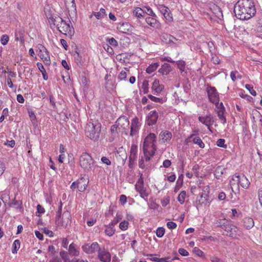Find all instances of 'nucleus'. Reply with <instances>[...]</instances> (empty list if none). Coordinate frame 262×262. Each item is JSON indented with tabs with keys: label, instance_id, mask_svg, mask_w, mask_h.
Returning <instances> with one entry per match:
<instances>
[{
	"label": "nucleus",
	"instance_id": "nucleus-18",
	"mask_svg": "<svg viewBox=\"0 0 262 262\" xmlns=\"http://www.w3.org/2000/svg\"><path fill=\"white\" fill-rule=\"evenodd\" d=\"M159 10L168 22L170 23L173 21L172 14L168 7L164 5H160L159 7Z\"/></svg>",
	"mask_w": 262,
	"mask_h": 262
},
{
	"label": "nucleus",
	"instance_id": "nucleus-59",
	"mask_svg": "<svg viewBox=\"0 0 262 262\" xmlns=\"http://www.w3.org/2000/svg\"><path fill=\"white\" fill-rule=\"evenodd\" d=\"M167 228L169 229H173L176 228L177 225V224L173 222H168L166 224Z\"/></svg>",
	"mask_w": 262,
	"mask_h": 262
},
{
	"label": "nucleus",
	"instance_id": "nucleus-5",
	"mask_svg": "<svg viewBox=\"0 0 262 262\" xmlns=\"http://www.w3.org/2000/svg\"><path fill=\"white\" fill-rule=\"evenodd\" d=\"M79 163L83 170L88 172L95 167V161L91 155L86 152H83L79 157Z\"/></svg>",
	"mask_w": 262,
	"mask_h": 262
},
{
	"label": "nucleus",
	"instance_id": "nucleus-29",
	"mask_svg": "<svg viewBox=\"0 0 262 262\" xmlns=\"http://www.w3.org/2000/svg\"><path fill=\"white\" fill-rule=\"evenodd\" d=\"M239 185L245 189H247L249 187L250 182L244 174L240 175Z\"/></svg>",
	"mask_w": 262,
	"mask_h": 262
},
{
	"label": "nucleus",
	"instance_id": "nucleus-3",
	"mask_svg": "<svg viewBox=\"0 0 262 262\" xmlns=\"http://www.w3.org/2000/svg\"><path fill=\"white\" fill-rule=\"evenodd\" d=\"M49 22L55 26L58 30L66 35L72 36L74 30L72 26L67 24L60 16L56 15L49 18Z\"/></svg>",
	"mask_w": 262,
	"mask_h": 262
},
{
	"label": "nucleus",
	"instance_id": "nucleus-60",
	"mask_svg": "<svg viewBox=\"0 0 262 262\" xmlns=\"http://www.w3.org/2000/svg\"><path fill=\"white\" fill-rule=\"evenodd\" d=\"M203 192L201 193L203 194H206L209 195L210 193V187L208 185H206L202 188Z\"/></svg>",
	"mask_w": 262,
	"mask_h": 262
},
{
	"label": "nucleus",
	"instance_id": "nucleus-23",
	"mask_svg": "<svg viewBox=\"0 0 262 262\" xmlns=\"http://www.w3.org/2000/svg\"><path fill=\"white\" fill-rule=\"evenodd\" d=\"M171 138V133L167 130L162 131L159 135V139L161 143H166L169 142Z\"/></svg>",
	"mask_w": 262,
	"mask_h": 262
},
{
	"label": "nucleus",
	"instance_id": "nucleus-64",
	"mask_svg": "<svg viewBox=\"0 0 262 262\" xmlns=\"http://www.w3.org/2000/svg\"><path fill=\"white\" fill-rule=\"evenodd\" d=\"M102 162L107 165H110L111 164V161L106 157H102L101 159Z\"/></svg>",
	"mask_w": 262,
	"mask_h": 262
},
{
	"label": "nucleus",
	"instance_id": "nucleus-6",
	"mask_svg": "<svg viewBox=\"0 0 262 262\" xmlns=\"http://www.w3.org/2000/svg\"><path fill=\"white\" fill-rule=\"evenodd\" d=\"M224 230L223 234L232 237L234 239H238L242 235V231L235 225L230 223H224L222 226Z\"/></svg>",
	"mask_w": 262,
	"mask_h": 262
},
{
	"label": "nucleus",
	"instance_id": "nucleus-50",
	"mask_svg": "<svg viewBox=\"0 0 262 262\" xmlns=\"http://www.w3.org/2000/svg\"><path fill=\"white\" fill-rule=\"evenodd\" d=\"M193 252L197 256L203 257L204 255V252L198 247H194L193 249Z\"/></svg>",
	"mask_w": 262,
	"mask_h": 262
},
{
	"label": "nucleus",
	"instance_id": "nucleus-16",
	"mask_svg": "<svg viewBox=\"0 0 262 262\" xmlns=\"http://www.w3.org/2000/svg\"><path fill=\"white\" fill-rule=\"evenodd\" d=\"M211 202L209 199V196L206 194L200 193L199 196L195 201V205L197 208L202 206H209Z\"/></svg>",
	"mask_w": 262,
	"mask_h": 262
},
{
	"label": "nucleus",
	"instance_id": "nucleus-11",
	"mask_svg": "<svg viewBox=\"0 0 262 262\" xmlns=\"http://www.w3.org/2000/svg\"><path fill=\"white\" fill-rule=\"evenodd\" d=\"M138 156V146L136 144L131 145L130 154L128 158V166L132 168L135 165Z\"/></svg>",
	"mask_w": 262,
	"mask_h": 262
},
{
	"label": "nucleus",
	"instance_id": "nucleus-35",
	"mask_svg": "<svg viewBox=\"0 0 262 262\" xmlns=\"http://www.w3.org/2000/svg\"><path fill=\"white\" fill-rule=\"evenodd\" d=\"M177 68L179 69L181 73H182L185 70L186 63L183 60H179L176 62Z\"/></svg>",
	"mask_w": 262,
	"mask_h": 262
},
{
	"label": "nucleus",
	"instance_id": "nucleus-34",
	"mask_svg": "<svg viewBox=\"0 0 262 262\" xmlns=\"http://www.w3.org/2000/svg\"><path fill=\"white\" fill-rule=\"evenodd\" d=\"M20 247V242L19 239H16L14 241L12 244V252L13 254H16L17 251Z\"/></svg>",
	"mask_w": 262,
	"mask_h": 262
},
{
	"label": "nucleus",
	"instance_id": "nucleus-31",
	"mask_svg": "<svg viewBox=\"0 0 262 262\" xmlns=\"http://www.w3.org/2000/svg\"><path fill=\"white\" fill-rule=\"evenodd\" d=\"M159 66L158 62L152 63L146 68V72L149 74H151L155 72Z\"/></svg>",
	"mask_w": 262,
	"mask_h": 262
},
{
	"label": "nucleus",
	"instance_id": "nucleus-1",
	"mask_svg": "<svg viewBox=\"0 0 262 262\" xmlns=\"http://www.w3.org/2000/svg\"><path fill=\"white\" fill-rule=\"evenodd\" d=\"M236 16L242 20L251 18L256 13L252 0H238L234 8Z\"/></svg>",
	"mask_w": 262,
	"mask_h": 262
},
{
	"label": "nucleus",
	"instance_id": "nucleus-47",
	"mask_svg": "<svg viewBox=\"0 0 262 262\" xmlns=\"http://www.w3.org/2000/svg\"><path fill=\"white\" fill-rule=\"evenodd\" d=\"M165 233V229L163 227H158L156 230V235L158 237H162Z\"/></svg>",
	"mask_w": 262,
	"mask_h": 262
},
{
	"label": "nucleus",
	"instance_id": "nucleus-26",
	"mask_svg": "<svg viewBox=\"0 0 262 262\" xmlns=\"http://www.w3.org/2000/svg\"><path fill=\"white\" fill-rule=\"evenodd\" d=\"M89 181L84 178H81L77 180V188L80 192L84 191L88 186Z\"/></svg>",
	"mask_w": 262,
	"mask_h": 262
},
{
	"label": "nucleus",
	"instance_id": "nucleus-48",
	"mask_svg": "<svg viewBox=\"0 0 262 262\" xmlns=\"http://www.w3.org/2000/svg\"><path fill=\"white\" fill-rule=\"evenodd\" d=\"M245 88L246 89H247L250 93L253 96H255L256 95V91L253 89V87L251 84H246Z\"/></svg>",
	"mask_w": 262,
	"mask_h": 262
},
{
	"label": "nucleus",
	"instance_id": "nucleus-39",
	"mask_svg": "<svg viewBox=\"0 0 262 262\" xmlns=\"http://www.w3.org/2000/svg\"><path fill=\"white\" fill-rule=\"evenodd\" d=\"M122 219V215L121 213L117 212L115 218L110 223L111 225L115 226Z\"/></svg>",
	"mask_w": 262,
	"mask_h": 262
},
{
	"label": "nucleus",
	"instance_id": "nucleus-28",
	"mask_svg": "<svg viewBox=\"0 0 262 262\" xmlns=\"http://www.w3.org/2000/svg\"><path fill=\"white\" fill-rule=\"evenodd\" d=\"M243 225L247 229L252 228L254 225L253 219L249 216L244 217L243 219Z\"/></svg>",
	"mask_w": 262,
	"mask_h": 262
},
{
	"label": "nucleus",
	"instance_id": "nucleus-8",
	"mask_svg": "<svg viewBox=\"0 0 262 262\" xmlns=\"http://www.w3.org/2000/svg\"><path fill=\"white\" fill-rule=\"evenodd\" d=\"M59 204H60V205L58 207V210L57 211L56 214V217H55L56 224L58 227H60V226L63 227V226H66V224L68 223L69 220V217L66 219V221L65 219H63V217H62V218L61 217L62 204V203L61 201L60 202ZM68 216V217H70V213L69 212H64L63 214V216Z\"/></svg>",
	"mask_w": 262,
	"mask_h": 262
},
{
	"label": "nucleus",
	"instance_id": "nucleus-22",
	"mask_svg": "<svg viewBox=\"0 0 262 262\" xmlns=\"http://www.w3.org/2000/svg\"><path fill=\"white\" fill-rule=\"evenodd\" d=\"M158 118V113L156 111H152L149 112L147 117V124L150 126L156 123Z\"/></svg>",
	"mask_w": 262,
	"mask_h": 262
},
{
	"label": "nucleus",
	"instance_id": "nucleus-30",
	"mask_svg": "<svg viewBox=\"0 0 262 262\" xmlns=\"http://www.w3.org/2000/svg\"><path fill=\"white\" fill-rule=\"evenodd\" d=\"M105 229L104 231L105 234L111 237L115 233L116 230L114 228V226L111 225V224H108L107 225H105Z\"/></svg>",
	"mask_w": 262,
	"mask_h": 262
},
{
	"label": "nucleus",
	"instance_id": "nucleus-54",
	"mask_svg": "<svg viewBox=\"0 0 262 262\" xmlns=\"http://www.w3.org/2000/svg\"><path fill=\"white\" fill-rule=\"evenodd\" d=\"M211 61L215 64H219L221 62V60L219 57L216 55H212Z\"/></svg>",
	"mask_w": 262,
	"mask_h": 262
},
{
	"label": "nucleus",
	"instance_id": "nucleus-61",
	"mask_svg": "<svg viewBox=\"0 0 262 262\" xmlns=\"http://www.w3.org/2000/svg\"><path fill=\"white\" fill-rule=\"evenodd\" d=\"M217 116L221 121V122L223 124H225L226 123V119L225 116H224V113L218 114Z\"/></svg>",
	"mask_w": 262,
	"mask_h": 262
},
{
	"label": "nucleus",
	"instance_id": "nucleus-2",
	"mask_svg": "<svg viewBox=\"0 0 262 262\" xmlns=\"http://www.w3.org/2000/svg\"><path fill=\"white\" fill-rule=\"evenodd\" d=\"M156 136L154 133H149L144 139L143 150L146 161H149L155 154L157 150Z\"/></svg>",
	"mask_w": 262,
	"mask_h": 262
},
{
	"label": "nucleus",
	"instance_id": "nucleus-41",
	"mask_svg": "<svg viewBox=\"0 0 262 262\" xmlns=\"http://www.w3.org/2000/svg\"><path fill=\"white\" fill-rule=\"evenodd\" d=\"M133 13L137 17L141 18L143 16L144 11L142 9L137 7L134 9Z\"/></svg>",
	"mask_w": 262,
	"mask_h": 262
},
{
	"label": "nucleus",
	"instance_id": "nucleus-45",
	"mask_svg": "<svg viewBox=\"0 0 262 262\" xmlns=\"http://www.w3.org/2000/svg\"><path fill=\"white\" fill-rule=\"evenodd\" d=\"M129 223L126 221H123L119 224V227L122 231L127 230L128 228Z\"/></svg>",
	"mask_w": 262,
	"mask_h": 262
},
{
	"label": "nucleus",
	"instance_id": "nucleus-14",
	"mask_svg": "<svg viewBox=\"0 0 262 262\" xmlns=\"http://www.w3.org/2000/svg\"><path fill=\"white\" fill-rule=\"evenodd\" d=\"M98 257L102 262H110L111 254L104 246L100 247L98 251Z\"/></svg>",
	"mask_w": 262,
	"mask_h": 262
},
{
	"label": "nucleus",
	"instance_id": "nucleus-40",
	"mask_svg": "<svg viewBox=\"0 0 262 262\" xmlns=\"http://www.w3.org/2000/svg\"><path fill=\"white\" fill-rule=\"evenodd\" d=\"M125 70L121 71L118 75V79L120 81L125 80L127 77V73L125 71H129L127 68H125Z\"/></svg>",
	"mask_w": 262,
	"mask_h": 262
},
{
	"label": "nucleus",
	"instance_id": "nucleus-51",
	"mask_svg": "<svg viewBox=\"0 0 262 262\" xmlns=\"http://www.w3.org/2000/svg\"><path fill=\"white\" fill-rule=\"evenodd\" d=\"M199 168H200L199 165L196 164H194L192 168V170L193 171V174L197 178H198L199 176Z\"/></svg>",
	"mask_w": 262,
	"mask_h": 262
},
{
	"label": "nucleus",
	"instance_id": "nucleus-56",
	"mask_svg": "<svg viewBox=\"0 0 262 262\" xmlns=\"http://www.w3.org/2000/svg\"><path fill=\"white\" fill-rule=\"evenodd\" d=\"M104 50L110 54L112 55L114 54L113 49L108 45H105L103 46Z\"/></svg>",
	"mask_w": 262,
	"mask_h": 262
},
{
	"label": "nucleus",
	"instance_id": "nucleus-46",
	"mask_svg": "<svg viewBox=\"0 0 262 262\" xmlns=\"http://www.w3.org/2000/svg\"><path fill=\"white\" fill-rule=\"evenodd\" d=\"M144 13H146L147 14L151 16H156L155 13L153 12L152 10L148 6L144 7Z\"/></svg>",
	"mask_w": 262,
	"mask_h": 262
},
{
	"label": "nucleus",
	"instance_id": "nucleus-36",
	"mask_svg": "<svg viewBox=\"0 0 262 262\" xmlns=\"http://www.w3.org/2000/svg\"><path fill=\"white\" fill-rule=\"evenodd\" d=\"M214 104L216 106L215 112H216L217 114L221 113H225V108L222 102L220 103L218 102V103Z\"/></svg>",
	"mask_w": 262,
	"mask_h": 262
},
{
	"label": "nucleus",
	"instance_id": "nucleus-55",
	"mask_svg": "<svg viewBox=\"0 0 262 262\" xmlns=\"http://www.w3.org/2000/svg\"><path fill=\"white\" fill-rule=\"evenodd\" d=\"M111 133L113 136H116L117 134V132L118 131V126L115 124V125H112L111 127Z\"/></svg>",
	"mask_w": 262,
	"mask_h": 262
},
{
	"label": "nucleus",
	"instance_id": "nucleus-62",
	"mask_svg": "<svg viewBox=\"0 0 262 262\" xmlns=\"http://www.w3.org/2000/svg\"><path fill=\"white\" fill-rule=\"evenodd\" d=\"M119 201L121 203V204L123 205L126 204V203L127 202V198L126 195L124 194H121L120 196Z\"/></svg>",
	"mask_w": 262,
	"mask_h": 262
},
{
	"label": "nucleus",
	"instance_id": "nucleus-21",
	"mask_svg": "<svg viewBox=\"0 0 262 262\" xmlns=\"http://www.w3.org/2000/svg\"><path fill=\"white\" fill-rule=\"evenodd\" d=\"M164 88V85L160 83L159 80L155 79L151 86L152 92L154 95H158L161 93Z\"/></svg>",
	"mask_w": 262,
	"mask_h": 262
},
{
	"label": "nucleus",
	"instance_id": "nucleus-12",
	"mask_svg": "<svg viewBox=\"0 0 262 262\" xmlns=\"http://www.w3.org/2000/svg\"><path fill=\"white\" fill-rule=\"evenodd\" d=\"M100 247L99 244L95 242L92 244H85L82 246L81 248L86 254H92L98 252Z\"/></svg>",
	"mask_w": 262,
	"mask_h": 262
},
{
	"label": "nucleus",
	"instance_id": "nucleus-44",
	"mask_svg": "<svg viewBox=\"0 0 262 262\" xmlns=\"http://www.w3.org/2000/svg\"><path fill=\"white\" fill-rule=\"evenodd\" d=\"M0 199L5 204H9L10 199L9 194L7 193L2 194Z\"/></svg>",
	"mask_w": 262,
	"mask_h": 262
},
{
	"label": "nucleus",
	"instance_id": "nucleus-9",
	"mask_svg": "<svg viewBox=\"0 0 262 262\" xmlns=\"http://www.w3.org/2000/svg\"><path fill=\"white\" fill-rule=\"evenodd\" d=\"M38 50V55L46 65L49 66L51 64V59L49 52L47 48L41 44L37 46Z\"/></svg>",
	"mask_w": 262,
	"mask_h": 262
},
{
	"label": "nucleus",
	"instance_id": "nucleus-58",
	"mask_svg": "<svg viewBox=\"0 0 262 262\" xmlns=\"http://www.w3.org/2000/svg\"><path fill=\"white\" fill-rule=\"evenodd\" d=\"M225 141L224 139H219L216 142V145L221 147H226V145H225Z\"/></svg>",
	"mask_w": 262,
	"mask_h": 262
},
{
	"label": "nucleus",
	"instance_id": "nucleus-17",
	"mask_svg": "<svg viewBox=\"0 0 262 262\" xmlns=\"http://www.w3.org/2000/svg\"><path fill=\"white\" fill-rule=\"evenodd\" d=\"M140 126L141 124L139 118L135 117L132 120L130 135L132 137L136 135L138 133Z\"/></svg>",
	"mask_w": 262,
	"mask_h": 262
},
{
	"label": "nucleus",
	"instance_id": "nucleus-38",
	"mask_svg": "<svg viewBox=\"0 0 262 262\" xmlns=\"http://www.w3.org/2000/svg\"><path fill=\"white\" fill-rule=\"evenodd\" d=\"M94 15L96 17L97 19H100L103 18L106 15L105 10L103 8H101L100 11L97 12H94Z\"/></svg>",
	"mask_w": 262,
	"mask_h": 262
},
{
	"label": "nucleus",
	"instance_id": "nucleus-42",
	"mask_svg": "<svg viewBox=\"0 0 262 262\" xmlns=\"http://www.w3.org/2000/svg\"><path fill=\"white\" fill-rule=\"evenodd\" d=\"M186 196V192L185 191H182L178 196V201L181 204H184Z\"/></svg>",
	"mask_w": 262,
	"mask_h": 262
},
{
	"label": "nucleus",
	"instance_id": "nucleus-33",
	"mask_svg": "<svg viewBox=\"0 0 262 262\" xmlns=\"http://www.w3.org/2000/svg\"><path fill=\"white\" fill-rule=\"evenodd\" d=\"M255 31L256 35L262 38V18L258 21L255 27Z\"/></svg>",
	"mask_w": 262,
	"mask_h": 262
},
{
	"label": "nucleus",
	"instance_id": "nucleus-37",
	"mask_svg": "<svg viewBox=\"0 0 262 262\" xmlns=\"http://www.w3.org/2000/svg\"><path fill=\"white\" fill-rule=\"evenodd\" d=\"M192 141L193 143L197 144L199 147L201 148H204L205 147V144L199 137H193Z\"/></svg>",
	"mask_w": 262,
	"mask_h": 262
},
{
	"label": "nucleus",
	"instance_id": "nucleus-32",
	"mask_svg": "<svg viewBox=\"0 0 262 262\" xmlns=\"http://www.w3.org/2000/svg\"><path fill=\"white\" fill-rule=\"evenodd\" d=\"M69 252L70 254L73 256H78L79 254V251L76 249V245L72 243L69 246Z\"/></svg>",
	"mask_w": 262,
	"mask_h": 262
},
{
	"label": "nucleus",
	"instance_id": "nucleus-57",
	"mask_svg": "<svg viewBox=\"0 0 262 262\" xmlns=\"http://www.w3.org/2000/svg\"><path fill=\"white\" fill-rule=\"evenodd\" d=\"M108 42L110 45L113 47H116L118 46L117 41L113 37L110 38Z\"/></svg>",
	"mask_w": 262,
	"mask_h": 262
},
{
	"label": "nucleus",
	"instance_id": "nucleus-19",
	"mask_svg": "<svg viewBox=\"0 0 262 262\" xmlns=\"http://www.w3.org/2000/svg\"><path fill=\"white\" fill-rule=\"evenodd\" d=\"M133 27L128 23H119L117 24V30L122 33L130 34L132 33Z\"/></svg>",
	"mask_w": 262,
	"mask_h": 262
},
{
	"label": "nucleus",
	"instance_id": "nucleus-43",
	"mask_svg": "<svg viewBox=\"0 0 262 262\" xmlns=\"http://www.w3.org/2000/svg\"><path fill=\"white\" fill-rule=\"evenodd\" d=\"M60 256L62 259L64 260V262H72L69 257L68 254L64 251H61L60 252Z\"/></svg>",
	"mask_w": 262,
	"mask_h": 262
},
{
	"label": "nucleus",
	"instance_id": "nucleus-52",
	"mask_svg": "<svg viewBox=\"0 0 262 262\" xmlns=\"http://www.w3.org/2000/svg\"><path fill=\"white\" fill-rule=\"evenodd\" d=\"M9 40V37L8 35H7L6 34H4V35H2L1 39V43L2 45H6L8 43Z\"/></svg>",
	"mask_w": 262,
	"mask_h": 262
},
{
	"label": "nucleus",
	"instance_id": "nucleus-25",
	"mask_svg": "<svg viewBox=\"0 0 262 262\" xmlns=\"http://www.w3.org/2000/svg\"><path fill=\"white\" fill-rule=\"evenodd\" d=\"M155 17L151 16L147 17L145 19V21L151 27L158 29L160 27V23Z\"/></svg>",
	"mask_w": 262,
	"mask_h": 262
},
{
	"label": "nucleus",
	"instance_id": "nucleus-24",
	"mask_svg": "<svg viewBox=\"0 0 262 262\" xmlns=\"http://www.w3.org/2000/svg\"><path fill=\"white\" fill-rule=\"evenodd\" d=\"M161 40L166 44L176 43L178 39L174 36L167 33H163L161 36Z\"/></svg>",
	"mask_w": 262,
	"mask_h": 262
},
{
	"label": "nucleus",
	"instance_id": "nucleus-13",
	"mask_svg": "<svg viewBox=\"0 0 262 262\" xmlns=\"http://www.w3.org/2000/svg\"><path fill=\"white\" fill-rule=\"evenodd\" d=\"M207 92L208 98L211 102L212 103H218L219 102V95L215 88L211 86L207 87Z\"/></svg>",
	"mask_w": 262,
	"mask_h": 262
},
{
	"label": "nucleus",
	"instance_id": "nucleus-7",
	"mask_svg": "<svg viewBox=\"0 0 262 262\" xmlns=\"http://www.w3.org/2000/svg\"><path fill=\"white\" fill-rule=\"evenodd\" d=\"M139 178L135 185V188L136 191L139 193L140 197L146 200L149 193L147 191V188L144 186L142 173H139Z\"/></svg>",
	"mask_w": 262,
	"mask_h": 262
},
{
	"label": "nucleus",
	"instance_id": "nucleus-53",
	"mask_svg": "<svg viewBox=\"0 0 262 262\" xmlns=\"http://www.w3.org/2000/svg\"><path fill=\"white\" fill-rule=\"evenodd\" d=\"M142 89L144 94H147L148 92V84L147 81H145L143 82Z\"/></svg>",
	"mask_w": 262,
	"mask_h": 262
},
{
	"label": "nucleus",
	"instance_id": "nucleus-63",
	"mask_svg": "<svg viewBox=\"0 0 262 262\" xmlns=\"http://www.w3.org/2000/svg\"><path fill=\"white\" fill-rule=\"evenodd\" d=\"M178 252L182 256H186L189 255V252L183 248H180Z\"/></svg>",
	"mask_w": 262,
	"mask_h": 262
},
{
	"label": "nucleus",
	"instance_id": "nucleus-20",
	"mask_svg": "<svg viewBox=\"0 0 262 262\" xmlns=\"http://www.w3.org/2000/svg\"><path fill=\"white\" fill-rule=\"evenodd\" d=\"M198 119L210 130V126L213 123V117L210 114H208L205 116H199Z\"/></svg>",
	"mask_w": 262,
	"mask_h": 262
},
{
	"label": "nucleus",
	"instance_id": "nucleus-49",
	"mask_svg": "<svg viewBox=\"0 0 262 262\" xmlns=\"http://www.w3.org/2000/svg\"><path fill=\"white\" fill-rule=\"evenodd\" d=\"M148 97L152 101L155 102H159L160 103H162L163 102V99L160 98L156 97L153 95H149Z\"/></svg>",
	"mask_w": 262,
	"mask_h": 262
},
{
	"label": "nucleus",
	"instance_id": "nucleus-4",
	"mask_svg": "<svg viewBox=\"0 0 262 262\" xmlns=\"http://www.w3.org/2000/svg\"><path fill=\"white\" fill-rule=\"evenodd\" d=\"M101 127L99 123L94 124L91 122H88L85 127V136L92 140L97 141L100 137Z\"/></svg>",
	"mask_w": 262,
	"mask_h": 262
},
{
	"label": "nucleus",
	"instance_id": "nucleus-27",
	"mask_svg": "<svg viewBox=\"0 0 262 262\" xmlns=\"http://www.w3.org/2000/svg\"><path fill=\"white\" fill-rule=\"evenodd\" d=\"M171 70V69L170 64L164 63L159 69L158 72L162 75H167L170 72Z\"/></svg>",
	"mask_w": 262,
	"mask_h": 262
},
{
	"label": "nucleus",
	"instance_id": "nucleus-10",
	"mask_svg": "<svg viewBox=\"0 0 262 262\" xmlns=\"http://www.w3.org/2000/svg\"><path fill=\"white\" fill-rule=\"evenodd\" d=\"M116 124L118 126V132L127 134L129 122L127 117L124 116L120 117L117 120Z\"/></svg>",
	"mask_w": 262,
	"mask_h": 262
},
{
	"label": "nucleus",
	"instance_id": "nucleus-15",
	"mask_svg": "<svg viewBox=\"0 0 262 262\" xmlns=\"http://www.w3.org/2000/svg\"><path fill=\"white\" fill-rule=\"evenodd\" d=\"M240 175L237 173L234 174L230 181L232 191L235 194L239 193Z\"/></svg>",
	"mask_w": 262,
	"mask_h": 262
}]
</instances>
